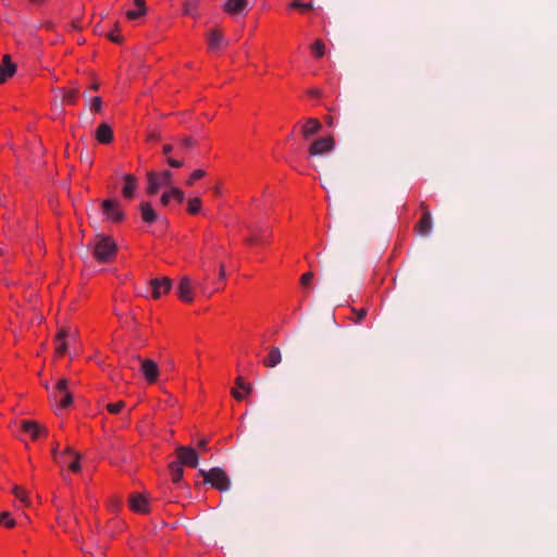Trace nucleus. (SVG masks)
I'll list each match as a JSON object with an SVG mask.
<instances>
[{
	"instance_id": "1",
	"label": "nucleus",
	"mask_w": 557,
	"mask_h": 557,
	"mask_svg": "<svg viewBox=\"0 0 557 557\" xmlns=\"http://www.w3.org/2000/svg\"><path fill=\"white\" fill-rule=\"evenodd\" d=\"M147 181L148 195H156L165 189L174 193L173 174L171 170L149 171L147 172Z\"/></svg>"
},
{
	"instance_id": "2",
	"label": "nucleus",
	"mask_w": 557,
	"mask_h": 557,
	"mask_svg": "<svg viewBox=\"0 0 557 557\" xmlns=\"http://www.w3.org/2000/svg\"><path fill=\"white\" fill-rule=\"evenodd\" d=\"M94 258L100 263L111 262L117 247L114 240L104 235H97L91 245Z\"/></svg>"
},
{
	"instance_id": "3",
	"label": "nucleus",
	"mask_w": 557,
	"mask_h": 557,
	"mask_svg": "<svg viewBox=\"0 0 557 557\" xmlns=\"http://www.w3.org/2000/svg\"><path fill=\"white\" fill-rule=\"evenodd\" d=\"M199 455L191 446L176 445V483L183 478L184 470L181 466L196 468Z\"/></svg>"
},
{
	"instance_id": "4",
	"label": "nucleus",
	"mask_w": 557,
	"mask_h": 557,
	"mask_svg": "<svg viewBox=\"0 0 557 557\" xmlns=\"http://www.w3.org/2000/svg\"><path fill=\"white\" fill-rule=\"evenodd\" d=\"M200 475L203 478L206 483H210L214 488L225 492L231 487V480L226 472L219 468H212L209 471L200 470Z\"/></svg>"
},
{
	"instance_id": "5",
	"label": "nucleus",
	"mask_w": 557,
	"mask_h": 557,
	"mask_svg": "<svg viewBox=\"0 0 557 557\" xmlns=\"http://www.w3.org/2000/svg\"><path fill=\"white\" fill-rule=\"evenodd\" d=\"M69 381L61 379L57 382L55 389L51 395L53 401L58 403V408L65 409L73 403L72 394L67 389Z\"/></svg>"
},
{
	"instance_id": "6",
	"label": "nucleus",
	"mask_w": 557,
	"mask_h": 557,
	"mask_svg": "<svg viewBox=\"0 0 557 557\" xmlns=\"http://www.w3.org/2000/svg\"><path fill=\"white\" fill-rule=\"evenodd\" d=\"M334 146L335 141L333 137H322L314 140L310 145L308 152L311 157L322 156L324 153L332 151L334 149Z\"/></svg>"
},
{
	"instance_id": "7",
	"label": "nucleus",
	"mask_w": 557,
	"mask_h": 557,
	"mask_svg": "<svg viewBox=\"0 0 557 557\" xmlns=\"http://www.w3.org/2000/svg\"><path fill=\"white\" fill-rule=\"evenodd\" d=\"M129 508L141 515H146L150 511L149 499L147 494L132 493L128 497Z\"/></svg>"
},
{
	"instance_id": "8",
	"label": "nucleus",
	"mask_w": 557,
	"mask_h": 557,
	"mask_svg": "<svg viewBox=\"0 0 557 557\" xmlns=\"http://www.w3.org/2000/svg\"><path fill=\"white\" fill-rule=\"evenodd\" d=\"M151 295L153 299H159L162 295L170 292L172 287V281L168 276L162 278H153L150 281Z\"/></svg>"
},
{
	"instance_id": "9",
	"label": "nucleus",
	"mask_w": 557,
	"mask_h": 557,
	"mask_svg": "<svg viewBox=\"0 0 557 557\" xmlns=\"http://www.w3.org/2000/svg\"><path fill=\"white\" fill-rule=\"evenodd\" d=\"M103 214L108 220L120 222L124 219V213L120 210L119 203L112 199H106L102 202Z\"/></svg>"
},
{
	"instance_id": "10",
	"label": "nucleus",
	"mask_w": 557,
	"mask_h": 557,
	"mask_svg": "<svg viewBox=\"0 0 557 557\" xmlns=\"http://www.w3.org/2000/svg\"><path fill=\"white\" fill-rule=\"evenodd\" d=\"M176 296H178V298L186 304H189L194 300L193 284L187 276L181 278L178 287L176 288Z\"/></svg>"
},
{
	"instance_id": "11",
	"label": "nucleus",
	"mask_w": 557,
	"mask_h": 557,
	"mask_svg": "<svg viewBox=\"0 0 557 557\" xmlns=\"http://www.w3.org/2000/svg\"><path fill=\"white\" fill-rule=\"evenodd\" d=\"M134 360H137L141 363V372L148 382H153L158 377V367L157 363L150 359H141L139 356H133Z\"/></svg>"
},
{
	"instance_id": "12",
	"label": "nucleus",
	"mask_w": 557,
	"mask_h": 557,
	"mask_svg": "<svg viewBox=\"0 0 557 557\" xmlns=\"http://www.w3.org/2000/svg\"><path fill=\"white\" fill-rule=\"evenodd\" d=\"M421 209L423 210L422 216L416 225L417 231L422 236H429L432 232V215L428 207L422 202Z\"/></svg>"
},
{
	"instance_id": "13",
	"label": "nucleus",
	"mask_w": 557,
	"mask_h": 557,
	"mask_svg": "<svg viewBox=\"0 0 557 557\" xmlns=\"http://www.w3.org/2000/svg\"><path fill=\"white\" fill-rule=\"evenodd\" d=\"M21 429L29 434L33 440H37L40 435H47V430L33 420H23Z\"/></svg>"
},
{
	"instance_id": "14",
	"label": "nucleus",
	"mask_w": 557,
	"mask_h": 557,
	"mask_svg": "<svg viewBox=\"0 0 557 557\" xmlns=\"http://www.w3.org/2000/svg\"><path fill=\"white\" fill-rule=\"evenodd\" d=\"M16 72V65L12 62L11 57L5 54L2 63H0V84L4 83L9 77L13 76Z\"/></svg>"
},
{
	"instance_id": "15",
	"label": "nucleus",
	"mask_w": 557,
	"mask_h": 557,
	"mask_svg": "<svg viewBox=\"0 0 557 557\" xmlns=\"http://www.w3.org/2000/svg\"><path fill=\"white\" fill-rule=\"evenodd\" d=\"M95 137L99 144H110L113 140V131L108 123H101L96 129Z\"/></svg>"
},
{
	"instance_id": "16",
	"label": "nucleus",
	"mask_w": 557,
	"mask_h": 557,
	"mask_svg": "<svg viewBox=\"0 0 557 557\" xmlns=\"http://www.w3.org/2000/svg\"><path fill=\"white\" fill-rule=\"evenodd\" d=\"M322 128V124L319 120L310 117L307 120L301 128V133L305 139H309L311 136L318 134Z\"/></svg>"
},
{
	"instance_id": "17",
	"label": "nucleus",
	"mask_w": 557,
	"mask_h": 557,
	"mask_svg": "<svg viewBox=\"0 0 557 557\" xmlns=\"http://www.w3.org/2000/svg\"><path fill=\"white\" fill-rule=\"evenodd\" d=\"M248 7V0H227L224 3V10L231 15L244 12Z\"/></svg>"
},
{
	"instance_id": "18",
	"label": "nucleus",
	"mask_w": 557,
	"mask_h": 557,
	"mask_svg": "<svg viewBox=\"0 0 557 557\" xmlns=\"http://www.w3.org/2000/svg\"><path fill=\"white\" fill-rule=\"evenodd\" d=\"M69 336H70V330L69 329L62 327L58 332V334L55 336V343H57L55 352H57L58 356H63L66 352L67 343H66L65 339Z\"/></svg>"
},
{
	"instance_id": "19",
	"label": "nucleus",
	"mask_w": 557,
	"mask_h": 557,
	"mask_svg": "<svg viewBox=\"0 0 557 557\" xmlns=\"http://www.w3.org/2000/svg\"><path fill=\"white\" fill-rule=\"evenodd\" d=\"M79 460L81 455L74 451L71 447H66L65 463L63 466H67L73 472H78L81 470Z\"/></svg>"
},
{
	"instance_id": "20",
	"label": "nucleus",
	"mask_w": 557,
	"mask_h": 557,
	"mask_svg": "<svg viewBox=\"0 0 557 557\" xmlns=\"http://www.w3.org/2000/svg\"><path fill=\"white\" fill-rule=\"evenodd\" d=\"M124 180H125V185L123 187L122 193L125 198L131 199V198H133L134 191L137 188V180L132 174H126L124 176Z\"/></svg>"
},
{
	"instance_id": "21",
	"label": "nucleus",
	"mask_w": 557,
	"mask_h": 557,
	"mask_svg": "<svg viewBox=\"0 0 557 557\" xmlns=\"http://www.w3.org/2000/svg\"><path fill=\"white\" fill-rule=\"evenodd\" d=\"M282 361V352L280 348L272 347L269 351L268 357L263 360V364L268 368H274Z\"/></svg>"
},
{
	"instance_id": "22",
	"label": "nucleus",
	"mask_w": 557,
	"mask_h": 557,
	"mask_svg": "<svg viewBox=\"0 0 557 557\" xmlns=\"http://www.w3.org/2000/svg\"><path fill=\"white\" fill-rule=\"evenodd\" d=\"M134 4L136 10H128L126 12V17L128 20H136L144 16L147 13V7L145 0H134Z\"/></svg>"
},
{
	"instance_id": "23",
	"label": "nucleus",
	"mask_w": 557,
	"mask_h": 557,
	"mask_svg": "<svg viewBox=\"0 0 557 557\" xmlns=\"http://www.w3.org/2000/svg\"><path fill=\"white\" fill-rule=\"evenodd\" d=\"M209 48L211 50H216L219 49V47L222 45V44H225L227 45V40L224 38V36L222 35V33L218 29H212L210 33H209Z\"/></svg>"
},
{
	"instance_id": "24",
	"label": "nucleus",
	"mask_w": 557,
	"mask_h": 557,
	"mask_svg": "<svg viewBox=\"0 0 557 557\" xmlns=\"http://www.w3.org/2000/svg\"><path fill=\"white\" fill-rule=\"evenodd\" d=\"M139 210L146 223H152L157 220V213L149 202H141Z\"/></svg>"
},
{
	"instance_id": "25",
	"label": "nucleus",
	"mask_w": 557,
	"mask_h": 557,
	"mask_svg": "<svg viewBox=\"0 0 557 557\" xmlns=\"http://www.w3.org/2000/svg\"><path fill=\"white\" fill-rule=\"evenodd\" d=\"M62 95V101L66 104H74L77 101L78 89L72 88L69 90L59 89Z\"/></svg>"
},
{
	"instance_id": "26",
	"label": "nucleus",
	"mask_w": 557,
	"mask_h": 557,
	"mask_svg": "<svg viewBox=\"0 0 557 557\" xmlns=\"http://www.w3.org/2000/svg\"><path fill=\"white\" fill-rule=\"evenodd\" d=\"M201 209V200L198 197L190 198L187 203V212L189 214H197Z\"/></svg>"
},
{
	"instance_id": "27",
	"label": "nucleus",
	"mask_w": 557,
	"mask_h": 557,
	"mask_svg": "<svg viewBox=\"0 0 557 557\" xmlns=\"http://www.w3.org/2000/svg\"><path fill=\"white\" fill-rule=\"evenodd\" d=\"M0 525L11 529L16 525V521L11 517L9 511H3L0 513Z\"/></svg>"
},
{
	"instance_id": "28",
	"label": "nucleus",
	"mask_w": 557,
	"mask_h": 557,
	"mask_svg": "<svg viewBox=\"0 0 557 557\" xmlns=\"http://www.w3.org/2000/svg\"><path fill=\"white\" fill-rule=\"evenodd\" d=\"M311 51L317 58H322L325 53V46L321 39L315 40L311 46Z\"/></svg>"
},
{
	"instance_id": "29",
	"label": "nucleus",
	"mask_w": 557,
	"mask_h": 557,
	"mask_svg": "<svg viewBox=\"0 0 557 557\" xmlns=\"http://www.w3.org/2000/svg\"><path fill=\"white\" fill-rule=\"evenodd\" d=\"M12 493L15 495L16 498H18L22 503L25 505H29L28 496L26 491L21 486H13Z\"/></svg>"
},
{
	"instance_id": "30",
	"label": "nucleus",
	"mask_w": 557,
	"mask_h": 557,
	"mask_svg": "<svg viewBox=\"0 0 557 557\" xmlns=\"http://www.w3.org/2000/svg\"><path fill=\"white\" fill-rule=\"evenodd\" d=\"M52 456H53V459L54 461L62 466L65 463V457H66V448L64 449V451L62 453H59L58 451V446H55L53 449H52Z\"/></svg>"
},
{
	"instance_id": "31",
	"label": "nucleus",
	"mask_w": 557,
	"mask_h": 557,
	"mask_svg": "<svg viewBox=\"0 0 557 557\" xmlns=\"http://www.w3.org/2000/svg\"><path fill=\"white\" fill-rule=\"evenodd\" d=\"M125 407V403L124 401H117V403H114V404H108L107 405V409L110 413L112 414H116L119 412H121V410Z\"/></svg>"
},
{
	"instance_id": "32",
	"label": "nucleus",
	"mask_w": 557,
	"mask_h": 557,
	"mask_svg": "<svg viewBox=\"0 0 557 557\" xmlns=\"http://www.w3.org/2000/svg\"><path fill=\"white\" fill-rule=\"evenodd\" d=\"M367 312H368V311H367V309H366V308H362V309H359V310H357V309H355V308H354V309H352V313H355V315H356V317L354 318V322H355L356 324L361 323V322L364 320V318L367 317Z\"/></svg>"
},
{
	"instance_id": "33",
	"label": "nucleus",
	"mask_w": 557,
	"mask_h": 557,
	"mask_svg": "<svg viewBox=\"0 0 557 557\" xmlns=\"http://www.w3.org/2000/svg\"><path fill=\"white\" fill-rule=\"evenodd\" d=\"M195 146V139L191 136H184L181 139V147L184 150H188Z\"/></svg>"
},
{
	"instance_id": "34",
	"label": "nucleus",
	"mask_w": 557,
	"mask_h": 557,
	"mask_svg": "<svg viewBox=\"0 0 557 557\" xmlns=\"http://www.w3.org/2000/svg\"><path fill=\"white\" fill-rule=\"evenodd\" d=\"M101 108H102V100L100 97H95L91 99V102H90V110L92 112H100L101 111Z\"/></svg>"
},
{
	"instance_id": "35",
	"label": "nucleus",
	"mask_w": 557,
	"mask_h": 557,
	"mask_svg": "<svg viewBox=\"0 0 557 557\" xmlns=\"http://www.w3.org/2000/svg\"><path fill=\"white\" fill-rule=\"evenodd\" d=\"M289 8L290 9H300V10H311V9H313V4H312V2L302 3V2H299V1H294L289 5Z\"/></svg>"
},
{
	"instance_id": "36",
	"label": "nucleus",
	"mask_w": 557,
	"mask_h": 557,
	"mask_svg": "<svg viewBox=\"0 0 557 557\" xmlns=\"http://www.w3.org/2000/svg\"><path fill=\"white\" fill-rule=\"evenodd\" d=\"M202 176H205V171H202V170H196V171H194V172L191 173V175H190V177L187 180L186 184H187V185H193V184H194V182H195L196 180H199V178H201Z\"/></svg>"
},
{
	"instance_id": "37",
	"label": "nucleus",
	"mask_w": 557,
	"mask_h": 557,
	"mask_svg": "<svg viewBox=\"0 0 557 557\" xmlns=\"http://www.w3.org/2000/svg\"><path fill=\"white\" fill-rule=\"evenodd\" d=\"M171 151H172V146H171V145H164V146H163V153H164L165 156H168L166 161H168V163H169V165H170L171 168H174V157H172V156L170 154V153H171Z\"/></svg>"
},
{
	"instance_id": "38",
	"label": "nucleus",
	"mask_w": 557,
	"mask_h": 557,
	"mask_svg": "<svg viewBox=\"0 0 557 557\" xmlns=\"http://www.w3.org/2000/svg\"><path fill=\"white\" fill-rule=\"evenodd\" d=\"M174 196V193H171L170 190L165 189L161 196V202L162 205L166 206L170 201H171V198Z\"/></svg>"
},
{
	"instance_id": "39",
	"label": "nucleus",
	"mask_w": 557,
	"mask_h": 557,
	"mask_svg": "<svg viewBox=\"0 0 557 557\" xmlns=\"http://www.w3.org/2000/svg\"><path fill=\"white\" fill-rule=\"evenodd\" d=\"M312 277H313V274H312L311 272H306V273H304V274L301 275V277H300V283H301V285H304V286L309 285V284H310V282H311V280H312Z\"/></svg>"
},
{
	"instance_id": "40",
	"label": "nucleus",
	"mask_w": 557,
	"mask_h": 557,
	"mask_svg": "<svg viewBox=\"0 0 557 557\" xmlns=\"http://www.w3.org/2000/svg\"><path fill=\"white\" fill-rule=\"evenodd\" d=\"M194 7H195L194 2H186V3H184V14L193 15Z\"/></svg>"
},
{
	"instance_id": "41",
	"label": "nucleus",
	"mask_w": 557,
	"mask_h": 557,
	"mask_svg": "<svg viewBox=\"0 0 557 557\" xmlns=\"http://www.w3.org/2000/svg\"><path fill=\"white\" fill-rule=\"evenodd\" d=\"M185 199V194L183 190L176 188V202H183Z\"/></svg>"
},
{
	"instance_id": "42",
	"label": "nucleus",
	"mask_w": 557,
	"mask_h": 557,
	"mask_svg": "<svg viewBox=\"0 0 557 557\" xmlns=\"http://www.w3.org/2000/svg\"><path fill=\"white\" fill-rule=\"evenodd\" d=\"M109 39L115 44H121L122 42V37L119 36V35H114V34H110L109 35Z\"/></svg>"
},
{
	"instance_id": "43",
	"label": "nucleus",
	"mask_w": 557,
	"mask_h": 557,
	"mask_svg": "<svg viewBox=\"0 0 557 557\" xmlns=\"http://www.w3.org/2000/svg\"><path fill=\"white\" fill-rule=\"evenodd\" d=\"M232 395L237 400L244 399V395L242 393H239L236 388L232 389Z\"/></svg>"
},
{
	"instance_id": "44",
	"label": "nucleus",
	"mask_w": 557,
	"mask_h": 557,
	"mask_svg": "<svg viewBox=\"0 0 557 557\" xmlns=\"http://www.w3.org/2000/svg\"><path fill=\"white\" fill-rule=\"evenodd\" d=\"M246 384H247V383H245V381H244L243 376H240V375H239V376L236 379V385H237V387H238V388H244V387L246 386Z\"/></svg>"
},
{
	"instance_id": "45",
	"label": "nucleus",
	"mask_w": 557,
	"mask_h": 557,
	"mask_svg": "<svg viewBox=\"0 0 557 557\" xmlns=\"http://www.w3.org/2000/svg\"><path fill=\"white\" fill-rule=\"evenodd\" d=\"M261 240H262V238L259 236H251L250 238L247 239V243L252 245V244H257Z\"/></svg>"
},
{
	"instance_id": "46",
	"label": "nucleus",
	"mask_w": 557,
	"mask_h": 557,
	"mask_svg": "<svg viewBox=\"0 0 557 557\" xmlns=\"http://www.w3.org/2000/svg\"><path fill=\"white\" fill-rule=\"evenodd\" d=\"M220 278L221 280L225 278V270H224V265L223 264H221V267H220Z\"/></svg>"
},
{
	"instance_id": "47",
	"label": "nucleus",
	"mask_w": 557,
	"mask_h": 557,
	"mask_svg": "<svg viewBox=\"0 0 557 557\" xmlns=\"http://www.w3.org/2000/svg\"><path fill=\"white\" fill-rule=\"evenodd\" d=\"M82 160L85 161L88 165L91 164V159L89 156H81Z\"/></svg>"
},
{
	"instance_id": "48",
	"label": "nucleus",
	"mask_w": 557,
	"mask_h": 557,
	"mask_svg": "<svg viewBox=\"0 0 557 557\" xmlns=\"http://www.w3.org/2000/svg\"><path fill=\"white\" fill-rule=\"evenodd\" d=\"M247 394H250L252 391L251 384L247 383L246 386L243 388Z\"/></svg>"
},
{
	"instance_id": "49",
	"label": "nucleus",
	"mask_w": 557,
	"mask_h": 557,
	"mask_svg": "<svg viewBox=\"0 0 557 557\" xmlns=\"http://www.w3.org/2000/svg\"><path fill=\"white\" fill-rule=\"evenodd\" d=\"M310 95L313 96V97H319L320 96V91L318 89H313V90H310Z\"/></svg>"
},
{
	"instance_id": "50",
	"label": "nucleus",
	"mask_w": 557,
	"mask_h": 557,
	"mask_svg": "<svg viewBox=\"0 0 557 557\" xmlns=\"http://www.w3.org/2000/svg\"><path fill=\"white\" fill-rule=\"evenodd\" d=\"M206 445H207V441H206V440L200 441L199 446H200L201 448H203V449H205V448H206Z\"/></svg>"
},
{
	"instance_id": "51",
	"label": "nucleus",
	"mask_w": 557,
	"mask_h": 557,
	"mask_svg": "<svg viewBox=\"0 0 557 557\" xmlns=\"http://www.w3.org/2000/svg\"><path fill=\"white\" fill-rule=\"evenodd\" d=\"M183 165V161L176 160L175 166L176 169L181 168Z\"/></svg>"
},
{
	"instance_id": "52",
	"label": "nucleus",
	"mask_w": 557,
	"mask_h": 557,
	"mask_svg": "<svg viewBox=\"0 0 557 557\" xmlns=\"http://www.w3.org/2000/svg\"><path fill=\"white\" fill-rule=\"evenodd\" d=\"M72 26L74 29H79L78 22H73Z\"/></svg>"
},
{
	"instance_id": "53",
	"label": "nucleus",
	"mask_w": 557,
	"mask_h": 557,
	"mask_svg": "<svg viewBox=\"0 0 557 557\" xmlns=\"http://www.w3.org/2000/svg\"><path fill=\"white\" fill-rule=\"evenodd\" d=\"M119 506V502L114 500V503L111 505V509H115Z\"/></svg>"
},
{
	"instance_id": "54",
	"label": "nucleus",
	"mask_w": 557,
	"mask_h": 557,
	"mask_svg": "<svg viewBox=\"0 0 557 557\" xmlns=\"http://www.w3.org/2000/svg\"><path fill=\"white\" fill-rule=\"evenodd\" d=\"M92 90H97L99 88V84H94L91 87H90Z\"/></svg>"
},
{
	"instance_id": "55",
	"label": "nucleus",
	"mask_w": 557,
	"mask_h": 557,
	"mask_svg": "<svg viewBox=\"0 0 557 557\" xmlns=\"http://www.w3.org/2000/svg\"><path fill=\"white\" fill-rule=\"evenodd\" d=\"M32 2L36 3V4H40L42 3L45 0H30Z\"/></svg>"
},
{
	"instance_id": "56",
	"label": "nucleus",
	"mask_w": 557,
	"mask_h": 557,
	"mask_svg": "<svg viewBox=\"0 0 557 557\" xmlns=\"http://www.w3.org/2000/svg\"><path fill=\"white\" fill-rule=\"evenodd\" d=\"M44 386L46 389H49V384L48 383H44Z\"/></svg>"
},
{
	"instance_id": "57",
	"label": "nucleus",
	"mask_w": 557,
	"mask_h": 557,
	"mask_svg": "<svg viewBox=\"0 0 557 557\" xmlns=\"http://www.w3.org/2000/svg\"><path fill=\"white\" fill-rule=\"evenodd\" d=\"M327 123H329L330 125H332V119H331V117L327 120Z\"/></svg>"
}]
</instances>
